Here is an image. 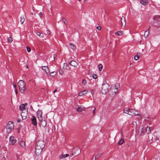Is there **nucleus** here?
<instances>
[{"mask_svg": "<svg viewBox=\"0 0 160 160\" xmlns=\"http://www.w3.org/2000/svg\"><path fill=\"white\" fill-rule=\"evenodd\" d=\"M119 87V84L118 83H116L114 85L112 86V89L109 92L110 94H112L114 96L118 92Z\"/></svg>", "mask_w": 160, "mask_h": 160, "instance_id": "obj_2", "label": "nucleus"}, {"mask_svg": "<svg viewBox=\"0 0 160 160\" xmlns=\"http://www.w3.org/2000/svg\"><path fill=\"white\" fill-rule=\"evenodd\" d=\"M152 129V128L147 126L146 128V131L147 133L149 134L151 133V131Z\"/></svg>", "mask_w": 160, "mask_h": 160, "instance_id": "obj_20", "label": "nucleus"}, {"mask_svg": "<svg viewBox=\"0 0 160 160\" xmlns=\"http://www.w3.org/2000/svg\"><path fill=\"white\" fill-rule=\"evenodd\" d=\"M21 114L22 119H25L28 115V110H24V111H22Z\"/></svg>", "mask_w": 160, "mask_h": 160, "instance_id": "obj_9", "label": "nucleus"}, {"mask_svg": "<svg viewBox=\"0 0 160 160\" xmlns=\"http://www.w3.org/2000/svg\"><path fill=\"white\" fill-rule=\"evenodd\" d=\"M59 73L60 74L62 75L63 73V72L62 70H60L59 71Z\"/></svg>", "mask_w": 160, "mask_h": 160, "instance_id": "obj_48", "label": "nucleus"}, {"mask_svg": "<svg viewBox=\"0 0 160 160\" xmlns=\"http://www.w3.org/2000/svg\"><path fill=\"white\" fill-rule=\"evenodd\" d=\"M92 76L93 78L95 79H96L97 78L96 75L94 74H93L92 75Z\"/></svg>", "mask_w": 160, "mask_h": 160, "instance_id": "obj_40", "label": "nucleus"}, {"mask_svg": "<svg viewBox=\"0 0 160 160\" xmlns=\"http://www.w3.org/2000/svg\"><path fill=\"white\" fill-rule=\"evenodd\" d=\"M124 140L123 138H121L118 142V144L119 145H122L124 142Z\"/></svg>", "mask_w": 160, "mask_h": 160, "instance_id": "obj_27", "label": "nucleus"}, {"mask_svg": "<svg viewBox=\"0 0 160 160\" xmlns=\"http://www.w3.org/2000/svg\"><path fill=\"white\" fill-rule=\"evenodd\" d=\"M101 154H97L96 156H95V160H96V158H98L100 157Z\"/></svg>", "mask_w": 160, "mask_h": 160, "instance_id": "obj_39", "label": "nucleus"}, {"mask_svg": "<svg viewBox=\"0 0 160 160\" xmlns=\"http://www.w3.org/2000/svg\"><path fill=\"white\" fill-rule=\"evenodd\" d=\"M42 112L40 110H38L37 111L38 117L39 120H41L42 119Z\"/></svg>", "mask_w": 160, "mask_h": 160, "instance_id": "obj_12", "label": "nucleus"}, {"mask_svg": "<svg viewBox=\"0 0 160 160\" xmlns=\"http://www.w3.org/2000/svg\"><path fill=\"white\" fill-rule=\"evenodd\" d=\"M36 144L40 147L41 148L43 149L45 145V142L42 140L37 141L36 142Z\"/></svg>", "mask_w": 160, "mask_h": 160, "instance_id": "obj_6", "label": "nucleus"}, {"mask_svg": "<svg viewBox=\"0 0 160 160\" xmlns=\"http://www.w3.org/2000/svg\"><path fill=\"white\" fill-rule=\"evenodd\" d=\"M109 88V85L107 84H104L102 85L101 93L103 94H105L108 92Z\"/></svg>", "mask_w": 160, "mask_h": 160, "instance_id": "obj_4", "label": "nucleus"}, {"mask_svg": "<svg viewBox=\"0 0 160 160\" xmlns=\"http://www.w3.org/2000/svg\"><path fill=\"white\" fill-rule=\"evenodd\" d=\"M26 68H28V66H26Z\"/></svg>", "mask_w": 160, "mask_h": 160, "instance_id": "obj_55", "label": "nucleus"}, {"mask_svg": "<svg viewBox=\"0 0 160 160\" xmlns=\"http://www.w3.org/2000/svg\"><path fill=\"white\" fill-rule=\"evenodd\" d=\"M14 128V124L13 122L11 121L8 122V124L6 126L7 132L8 133H11Z\"/></svg>", "mask_w": 160, "mask_h": 160, "instance_id": "obj_3", "label": "nucleus"}, {"mask_svg": "<svg viewBox=\"0 0 160 160\" xmlns=\"http://www.w3.org/2000/svg\"><path fill=\"white\" fill-rule=\"evenodd\" d=\"M121 21L122 28L126 26V22L125 18L122 17L121 18Z\"/></svg>", "mask_w": 160, "mask_h": 160, "instance_id": "obj_13", "label": "nucleus"}, {"mask_svg": "<svg viewBox=\"0 0 160 160\" xmlns=\"http://www.w3.org/2000/svg\"><path fill=\"white\" fill-rule=\"evenodd\" d=\"M150 28V27H149V29L148 30H149Z\"/></svg>", "mask_w": 160, "mask_h": 160, "instance_id": "obj_57", "label": "nucleus"}, {"mask_svg": "<svg viewBox=\"0 0 160 160\" xmlns=\"http://www.w3.org/2000/svg\"><path fill=\"white\" fill-rule=\"evenodd\" d=\"M130 109L126 108H125L123 109V112L125 113L128 114L130 115H131L130 113H130Z\"/></svg>", "mask_w": 160, "mask_h": 160, "instance_id": "obj_19", "label": "nucleus"}, {"mask_svg": "<svg viewBox=\"0 0 160 160\" xmlns=\"http://www.w3.org/2000/svg\"><path fill=\"white\" fill-rule=\"evenodd\" d=\"M136 112L137 111L134 109H130V113L132 114L131 115H138L139 114L138 113H136Z\"/></svg>", "mask_w": 160, "mask_h": 160, "instance_id": "obj_18", "label": "nucleus"}, {"mask_svg": "<svg viewBox=\"0 0 160 160\" xmlns=\"http://www.w3.org/2000/svg\"><path fill=\"white\" fill-rule=\"evenodd\" d=\"M69 64L71 66L76 67L78 65V63L75 61L72 60L69 62Z\"/></svg>", "mask_w": 160, "mask_h": 160, "instance_id": "obj_15", "label": "nucleus"}, {"mask_svg": "<svg viewBox=\"0 0 160 160\" xmlns=\"http://www.w3.org/2000/svg\"><path fill=\"white\" fill-rule=\"evenodd\" d=\"M56 73L55 72H52L50 73V76L53 77L56 75Z\"/></svg>", "mask_w": 160, "mask_h": 160, "instance_id": "obj_33", "label": "nucleus"}, {"mask_svg": "<svg viewBox=\"0 0 160 160\" xmlns=\"http://www.w3.org/2000/svg\"><path fill=\"white\" fill-rule=\"evenodd\" d=\"M27 51L28 52H30L31 51V49L30 48L27 47Z\"/></svg>", "mask_w": 160, "mask_h": 160, "instance_id": "obj_43", "label": "nucleus"}, {"mask_svg": "<svg viewBox=\"0 0 160 160\" xmlns=\"http://www.w3.org/2000/svg\"><path fill=\"white\" fill-rule=\"evenodd\" d=\"M15 93H16V94L17 95V94L18 92H17L16 88H15Z\"/></svg>", "mask_w": 160, "mask_h": 160, "instance_id": "obj_50", "label": "nucleus"}, {"mask_svg": "<svg viewBox=\"0 0 160 160\" xmlns=\"http://www.w3.org/2000/svg\"><path fill=\"white\" fill-rule=\"evenodd\" d=\"M98 69L100 71L102 70V64H99L98 65Z\"/></svg>", "mask_w": 160, "mask_h": 160, "instance_id": "obj_35", "label": "nucleus"}, {"mask_svg": "<svg viewBox=\"0 0 160 160\" xmlns=\"http://www.w3.org/2000/svg\"><path fill=\"white\" fill-rule=\"evenodd\" d=\"M31 121L32 122V124L33 125L35 126L37 124L36 119L35 116H32V117Z\"/></svg>", "mask_w": 160, "mask_h": 160, "instance_id": "obj_16", "label": "nucleus"}, {"mask_svg": "<svg viewBox=\"0 0 160 160\" xmlns=\"http://www.w3.org/2000/svg\"><path fill=\"white\" fill-rule=\"evenodd\" d=\"M94 93V90H91V93L92 94V95H93Z\"/></svg>", "mask_w": 160, "mask_h": 160, "instance_id": "obj_46", "label": "nucleus"}, {"mask_svg": "<svg viewBox=\"0 0 160 160\" xmlns=\"http://www.w3.org/2000/svg\"><path fill=\"white\" fill-rule=\"evenodd\" d=\"M156 22V25H155V27H160V21H157Z\"/></svg>", "mask_w": 160, "mask_h": 160, "instance_id": "obj_30", "label": "nucleus"}, {"mask_svg": "<svg viewBox=\"0 0 160 160\" xmlns=\"http://www.w3.org/2000/svg\"><path fill=\"white\" fill-rule=\"evenodd\" d=\"M69 156L68 154H65L64 155H61L60 156L59 158L61 159H63L66 157H68Z\"/></svg>", "mask_w": 160, "mask_h": 160, "instance_id": "obj_25", "label": "nucleus"}, {"mask_svg": "<svg viewBox=\"0 0 160 160\" xmlns=\"http://www.w3.org/2000/svg\"><path fill=\"white\" fill-rule=\"evenodd\" d=\"M158 18V17L157 16H154L153 17V19L155 21H157V19Z\"/></svg>", "mask_w": 160, "mask_h": 160, "instance_id": "obj_36", "label": "nucleus"}, {"mask_svg": "<svg viewBox=\"0 0 160 160\" xmlns=\"http://www.w3.org/2000/svg\"><path fill=\"white\" fill-rule=\"evenodd\" d=\"M158 17L160 18V15L158 16Z\"/></svg>", "mask_w": 160, "mask_h": 160, "instance_id": "obj_54", "label": "nucleus"}, {"mask_svg": "<svg viewBox=\"0 0 160 160\" xmlns=\"http://www.w3.org/2000/svg\"><path fill=\"white\" fill-rule=\"evenodd\" d=\"M95 108H94V110H93V114H94V113H95Z\"/></svg>", "mask_w": 160, "mask_h": 160, "instance_id": "obj_52", "label": "nucleus"}, {"mask_svg": "<svg viewBox=\"0 0 160 160\" xmlns=\"http://www.w3.org/2000/svg\"><path fill=\"white\" fill-rule=\"evenodd\" d=\"M36 34L37 35H38L39 37L41 38H42L43 37L44 35L42 33H40L39 32H36Z\"/></svg>", "mask_w": 160, "mask_h": 160, "instance_id": "obj_26", "label": "nucleus"}, {"mask_svg": "<svg viewBox=\"0 0 160 160\" xmlns=\"http://www.w3.org/2000/svg\"><path fill=\"white\" fill-rule=\"evenodd\" d=\"M57 89H55L54 91L53 92V93H55V92H57Z\"/></svg>", "mask_w": 160, "mask_h": 160, "instance_id": "obj_51", "label": "nucleus"}, {"mask_svg": "<svg viewBox=\"0 0 160 160\" xmlns=\"http://www.w3.org/2000/svg\"><path fill=\"white\" fill-rule=\"evenodd\" d=\"M18 86L21 93H24L26 89L25 82L22 80H20L18 82Z\"/></svg>", "mask_w": 160, "mask_h": 160, "instance_id": "obj_1", "label": "nucleus"}, {"mask_svg": "<svg viewBox=\"0 0 160 160\" xmlns=\"http://www.w3.org/2000/svg\"><path fill=\"white\" fill-rule=\"evenodd\" d=\"M122 32L121 31H117L115 33V34L118 36H120L122 35Z\"/></svg>", "mask_w": 160, "mask_h": 160, "instance_id": "obj_29", "label": "nucleus"}, {"mask_svg": "<svg viewBox=\"0 0 160 160\" xmlns=\"http://www.w3.org/2000/svg\"><path fill=\"white\" fill-rule=\"evenodd\" d=\"M25 21V17L24 16L21 17L20 18V21L22 24H23L24 22Z\"/></svg>", "mask_w": 160, "mask_h": 160, "instance_id": "obj_28", "label": "nucleus"}, {"mask_svg": "<svg viewBox=\"0 0 160 160\" xmlns=\"http://www.w3.org/2000/svg\"><path fill=\"white\" fill-rule=\"evenodd\" d=\"M88 92V91L87 90H85L83 91L80 92L79 93L78 96H82L86 94Z\"/></svg>", "mask_w": 160, "mask_h": 160, "instance_id": "obj_21", "label": "nucleus"}, {"mask_svg": "<svg viewBox=\"0 0 160 160\" xmlns=\"http://www.w3.org/2000/svg\"><path fill=\"white\" fill-rule=\"evenodd\" d=\"M70 47L72 49L74 50L75 49V46L71 43L69 44Z\"/></svg>", "mask_w": 160, "mask_h": 160, "instance_id": "obj_32", "label": "nucleus"}, {"mask_svg": "<svg viewBox=\"0 0 160 160\" xmlns=\"http://www.w3.org/2000/svg\"><path fill=\"white\" fill-rule=\"evenodd\" d=\"M79 1H81V0H78Z\"/></svg>", "mask_w": 160, "mask_h": 160, "instance_id": "obj_56", "label": "nucleus"}, {"mask_svg": "<svg viewBox=\"0 0 160 160\" xmlns=\"http://www.w3.org/2000/svg\"><path fill=\"white\" fill-rule=\"evenodd\" d=\"M13 87L15 88H15H16V85L14 84H13Z\"/></svg>", "mask_w": 160, "mask_h": 160, "instance_id": "obj_49", "label": "nucleus"}, {"mask_svg": "<svg viewBox=\"0 0 160 160\" xmlns=\"http://www.w3.org/2000/svg\"><path fill=\"white\" fill-rule=\"evenodd\" d=\"M97 29L98 30H100L101 29V28L100 26H98L97 28Z\"/></svg>", "mask_w": 160, "mask_h": 160, "instance_id": "obj_44", "label": "nucleus"}, {"mask_svg": "<svg viewBox=\"0 0 160 160\" xmlns=\"http://www.w3.org/2000/svg\"><path fill=\"white\" fill-rule=\"evenodd\" d=\"M39 15L40 16V17L41 18L42 17V13L41 12H39Z\"/></svg>", "mask_w": 160, "mask_h": 160, "instance_id": "obj_47", "label": "nucleus"}, {"mask_svg": "<svg viewBox=\"0 0 160 160\" xmlns=\"http://www.w3.org/2000/svg\"><path fill=\"white\" fill-rule=\"evenodd\" d=\"M40 125V127H44L46 125V122L44 120H43L42 119L41 120H39Z\"/></svg>", "mask_w": 160, "mask_h": 160, "instance_id": "obj_17", "label": "nucleus"}, {"mask_svg": "<svg viewBox=\"0 0 160 160\" xmlns=\"http://www.w3.org/2000/svg\"><path fill=\"white\" fill-rule=\"evenodd\" d=\"M27 104L26 103L23 104L21 105L19 107V109L22 111H24V110H27L25 108V106Z\"/></svg>", "mask_w": 160, "mask_h": 160, "instance_id": "obj_14", "label": "nucleus"}, {"mask_svg": "<svg viewBox=\"0 0 160 160\" xmlns=\"http://www.w3.org/2000/svg\"><path fill=\"white\" fill-rule=\"evenodd\" d=\"M138 133L140 136H142L144 134V130L142 126H141L139 127L138 131Z\"/></svg>", "mask_w": 160, "mask_h": 160, "instance_id": "obj_7", "label": "nucleus"}, {"mask_svg": "<svg viewBox=\"0 0 160 160\" xmlns=\"http://www.w3.org/2000/svg\"><path fill=\"white\" fill-rule=\"evenodd\" d=\"M86 0H84V1H85Z\"/></svg>", "mask_w": 160, "mask_h": 160, "instance_id": "obj_58", "label": "nucleus"}, {"mask_svg": "<svg viewBox=\"0 0 160 160\" xmlns=\"http://www.w3.org/2000/svg\"><path fill=\"white\" fill-rule=\"evenodd\" d=\"M149 31H148L147 30H146L144 32V36L145 38H147L148 35L149 34Z\"/></svg>", "mask_w": 160, "mask_h": 160, "instance_id": "obj_31", "label": "nucleus"}, {"mask_svg": "<svg viewBox=\"0 0 160 160\" xmlns=\"http://www.w3.org/2000/svg\"><path fill=\"white\" fill-rule=\"evenodd\" d=\"M47 33L48 34V35H50L51 34V32L49 30H47Z\"/></svg>", "mask_w": 160, "mask_h": 160, "instance_id": "obj_45", "label": "nucleus"}, {"mask_svg": "<svg viewBox=\"0 0 160 160\" xmlns=\"http://www.w3.org/2000/svg\"><path fill=\"white\" fill-rule=\"evenodd\" d=\"M41 68L45 71L46 73L47 74L49 73L50 71L48 67L47 66H41Z\"/></svg>", "mask_w": 160, "mask_h": 160, "instance_id": "obj_11", "label": "nucleus"}, {"mask_svg": "<svg viewBox=\"0 0 160 160\" xmlns=\"http://www.w3.org/2000/svg\"><path fill=\"white\" fill-rule=\"evenodd\" d=\"M23 75V76H25V77H26V76L25 74H24Z\"/></svg>", "mask_w": 160, "mask_h": 160, "instance_id": "obj_53", "label": "nucleus"}, {"mask_svg": "<svg viewBox=\"0 0 160 160\" xmlns=\"http://www.w3.org/2000/svg\"><path fill=\"white\" fill-rule=\"evenodd\" d=\"M19 144L22 147H24L25 146V142L23 140H21L19 142Z\"/></svg>", "mask_w": 160, "mask_h": 160, "instance_id": "obj_23", "label": "nucleus"}, {"mask_svg": "<svg viewBox=\"0 0 160 160\" xmlns=\"http://www.w3.org/2000/svg\"><path fill=\"white\" fill-rule=\"evenodd\" d=\"M84 108H83L81 106L78 107L77 108V111L78 112H81L82 111H84Z\"/></svg>", "mask_w": 160, "mask_h": 160, "instance_id": "obj_24", "label": "nucleus"}, {"mask_svg": "<svg viewBox=\"0 0 160 160\" xmlns=\"http://www.w3.org/2000/svg\"><path fill=\"white\" fill-rule=\"evenodd\" d=\"M16 142V140L14 139V136H11L9 138V143L10 144L13 145Z\"/></svg>", "mask_w": 160, "mask_h": 160, "instance_id": "obj_10", "label": "nucleus"}, {"mask_svg": "<svg viewBox=\"0 0 160 160\" xmlns=\"http://www.w3.org/2000/svg\"><path fill=\"white\" fill-rule=\"evenodd\" d=\"M67 64L65 63H63V67L62 68V69L64 70H66L67 69Z\"/></svg>", "mask_w": 160, "mask_h": 160, "instance_id": "obj_34", "label": "nucleus"}, {"mask_svg": "<svg viewBox=\"0 0 160 160\" xmlns=\"http://www.w3.org/2000/svg\"><path fill=\"white\" fill-rule=\"evenodd\" d=\"M72 155L75 156L79 155L81 152V150L80 148L78 147H76L74 148L72 151Z\"/></svg>", "mask_w": 160, "mask_h": 160, "instance_id": "obj_5", "label": "nucleus"}, {"mask_svg": "<svg viewBox=\"0 0 160 160\" xmlns=\"http://www.w3.org/2000/svg\"><path fill=\"white\" fill-rule=\"evenodd\" d=\"M139 56L138 55L134 57V59L135 60H137L139 58Z\"/></svg>", "mask_w": 160, "mask_h": 160, "instance_id": "obj_41", "label": "nucleus"}, {"mask_svg": "<svg viewBox=\"0 0 160 160\" xmlns=\"http://www.w3.org/2000/svg\"><path fill=\"white\" fill-rule=\"evenodd\" d=\"M140 2L142 5H146L148 3V1L147 0H141Z\"/></svg>", "mask_w": 160, "mask_h": 160, "instance_id": "obj_22", "label": "nucleus"}, {"mask_svg": "<svg viewBox=\"0 0 160 160\" xmlns=\"http://www.w3.org/2000/svg\"><path fill=\"white\" fill-rule=\"evenodd\" d=\"M8 40V42H11L12 41V38L11 37H9Z\"/></svg>", "mask_w": 160, "mask_h": 160, "instance_id": "obj_37", "label": "nucleus"}, {"mask_svg": "<svg viewBox=\"0 0 160 160\" xmlns=\"http://www.w3.org/2000/svg\"><path fill=\"white\" fill-rule=\"evenodd\" d=\"M87 83L86 81L85 80L83 79L82 81V83L84 85H85Z\"/></svg>", "mask_w": 160, "mask_h": 160, "instance_id": "obj_42", "label": "nucleus"}, {"mask_svg": "<svg viewBox=\"0 0 160 160\" xmlns=\"http://www.w3.org/2000/svg\"><path fill=\"white\" fill-rule=\"evenodd\" d=\"M42 149L43 148H41L40 147L36 144L35 152L36 154H40L42 152Z\"/></svg>", "mask_w": 160, "mask_h": 160, "instance_id": "obj_8", "label": "nucleus"}, {"mask_svg": "<svg viewBox=\"0 0 160 160\" xmlns=\"http://www.w3.org/2000/svg\"><path fill=\"white\" fill-rule=\"evenodd\" d=\"M62 20L65 24L66 25L67 24V22H66V19H65V18H62Z\"/></svg>", "mask_w": 160, "mask_h": 160, "instance_id": "obj_38", "label": "nucleus"}]
</instances>
